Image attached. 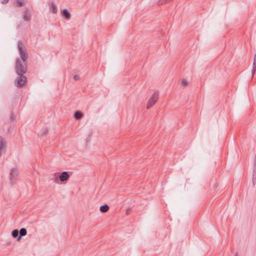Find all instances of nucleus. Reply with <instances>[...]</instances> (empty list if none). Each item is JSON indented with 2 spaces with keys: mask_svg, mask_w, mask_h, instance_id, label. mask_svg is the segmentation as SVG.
<instances>
[{
  "mask_svg": "<svg viewBox=\"0 0 256 256\" xmlns=\"http://www.w3.org/2000/svg\"><path fill=\"white\" fill-rule=\"evenodd\" d=\"M28 62L20 60L17 58L16 61L15 70L18 75H23L27 72Z\"/></svg>",
  "mask_w": 256,
  "mask_h": 256,
  "instance_id": "1",
  "label": "nucleus"
},
{
  "mask_svg": "<svg viewBox=\"0 0 256 256\" xmlns=\"http://www.w3.org/2000/svg\"><path fill=\"white\" fill-rule=\"evenodd\" d=\"M18 47L20 54V60L27 61L28 57V53L22 41L20 40L18 42Z\"/></svg>",
  "mask_w": 256,
  "mask_h": 256,
  "instance_id": "2",
  "label": "nucleus"
},
{
  "mask_svg": "<svg viewBox=\"0 0 256 256\" xmlns=\"http://www.w3.org/2000/svg\"><path fill=\"white\" fill-rule=\"evenodd\" d=\"M57 173L54 174V182H58V179L60 180L61 182H66L70 178V175L69 174V172H62L58 176H57Z\"/></svg>",
  "mask_w": 256,
  "mask_h": 256,
  "instance_id": "3",
  "label": "nucleus"
},
{
  "mask_svg": "<svg viewBox=\"0 0 256 256\" xmlns=\"http://www.w3.org/2000/svg\"><path fill=\"white\" fill-rule=\"evenodd\" d=\"M159 98V92L158 90L156 91L154 94L149 99L147 106L146 108L150 109L152 108L157 102Z\"/></svg>",
  "mask_w": 256,
  "mask_h": 256,
  "instance_id": "4",
  "label": "nucleus"
},
{
  "mask_svg": "<svg viewBox=\"0 0 256 256\" xmlns=\"http://www.w3.org/2000/svg\"><path fill=\"white\" fill-rule=\"evenodd\" d=\"M18 76L15 80L16 86L18 88H22L27 83V78L24 74Z\"/></svg>",
  "mask_w": 256,
  "mask_h": 256,
  "instance_id": "5",
  "label": "nucleus"
},
{
  "mask_svg": "<svg viewBox=\"0 0 256 256\" xmlns=\"http://www.w3.org/2000/svg\"><path fill=\"white\" fill-rule=\"evenodd\" d=\"M18 175V171L17 168H13L10 172V179L12 182V184L16 183V177Z\"/></svg>",
  "mask_w": 256,
  "mask_h": 256,
  "instance_id": "6",
  "label": "nucleus"
},
{
  "mask_svg": "<svg viewBox=\"0 0 256 256\" xmlns=\"http://www.w3.org/2000/svg\"><path fill=\"white\" fill-rule=\"evenodd\" d=\"M6 142L4 141L2 136H0V156L3 152H6Z\"/></svg>",
  "mask_w": 256,
  "mask_h": 256,
  "instance_id": "7",
  "label": "nucleus"
},
{
  "mask_svg": "<svg viewBox=\"0 0 256 256\" xmlns=\"http://www.w3.org/2000/svg\"><path fill=\"white\" fill-rule=\"evenodd\" d=\"M61 13L65 19L69 20L70 18L71 14L67 9H64L61 10Z\"/></svg>",
  "mask_w": 256,
  "mask_h": 256,
  "instance_id": "8",
  "label": "nucleus"
},
{
  "mask_svg": "<svg viewBox=\"0 0 256 256\" xmlns=\"http://www.w3.org/2000/svg\"><path fill=\"white\" fill-rule=\"evenodd\" d=\"M74 116L76 120H80L84 116V114L80 111H76L74 112Z\"/></svg>",
  "mask_w": 256,
  "mask_h": 256,
  "instance_id": "9",
  "label": "nucleus"
},
{
  "mask_svg": "<svg viewBox=\"0 0 256 256\" xmlns=\"http://www.w3.org/2000/svg\"><path fill=\"white\" fill-rule=\"evenodd\" d=\"M23 18H24V20L26 21V22H29L30 20L31 17H30V14L28 12V10L27 9H26L24 12Z\"/></svg>",
  "mask_w": 256,
  "mask_h": 256,
  "instance_id": "10",
  "label": "nucleus"
},
{
  "mask_svg": "<svg viewBox=\"0 0 256 256\" xmlns=\"http://www.w3.org/2000/svg\"><path fill=\"white\" fill-rule=\"evenodd\" d=\"M109 210V206L108 204H105L100 206V210L102 213L107 212Z\"/></svg>",
  "mask_w": 256,
  "mask_h": 256,
  "instance_id": "11",
  "label": "nucleus"
},
{
  "mask_svg": "<svg viewBox=\"0 0 256 256\" xmlns=\"http://www.w3.org/2000/svg\"><path fill=\"white\" fill-rule=\"evenodd\" d=\"M50 8L52 9V11L54 14H56L57 12L56 6L54 3H51L50 4Z\"/></svg>",
  "mask_w": 256,
  "mask_h": 256,
  "instance_id": "12",
  "label": "nucleus"
},
{
  "mask_svg": "<svg viewBox=\"0 0 256 256\" xmlns=\"http://www.w3.org/2000/svg\"><path fill=\"white\" fill-rule=\"evenodd\" d=\"M27 234L26 230L25 228H22L19 231V234L20 236H25Z\"/></svg>",
  "mask_w": 256,
  "mask_h": 256,
  "instance_id": "13",
  "label": "nucleus"
},
{
  "mask_svg": "<svg viewBox=\"0 0 256 256\" xmlns=\"http://www.w3.org/2000/svg\"><path fill=\"white\" fill-rule=\"evenodd\" d=\"M172 0H159L158 2V4L160 6L166 3H168L172 2Z\"/></svg>",
  "mask_w": 256,
  "mask_h": 256,
  "instance_id": "14",
  "label": "nucleus"
},
{
  "mask_svg": "<svg viewBox=\"0 0 256 256\" xmlns=\"http://www.w3.org/2000/svg\"><path fill=\"white\" fill-rule=\"evenodd\" d=\"M16 3L18 6L22 7L24 6L23 0H16Z\"/></svg>",
  "mask_w": 256,
  "mask_h": 256,
  "instance_id": "15",
  "label": "nucleus"
},
{
  "mask_svg": "<svg viewBox=\"0 0 256 256\" xmlns=\"http://www.w3.org/2000/svg\"><path fill=\"white\" fill-rule=\"evenodd\" d=\"M19 234V232L18 230H14L12 232V236L14 238H16Z\"/></svg>",
  "mask_w": 256,
  "mask_h": 256,
  "instance_id": "16",
  "label": "nucleus"
},
{
  "mask_svg": "<svg viewBox=\"0 0 256 256\" xmlns=\"http://www.w3.org/2000/svg\"><path fill=\"white\" fill-rule=\"evenodd\" d=\"M188 84V82L186 80L183 79L182 81V85L184 86H186Z\"/></svg>",
  "mask_w": 256,
  "mask_h": 256,
  "instance_id": "17",
  "label": "nucleus"
},
{
  "mask_svg": "<svg viewBox=\"0 0 256 256\" xmlns=\"http://www.w3.org/2000/svg\"><path fill=\"white\" fill-rule=\"evenodd\" d=\"M10 119L12 121H14L16 120V117L14 115V112H12L10 114Z\"/></svg>",
  "mask_w": 256,
  "mask_h": 256,
  "instance_id": "18",
  "label": "nucleus"
},
{
  "mask_svg": "<svg viewBox=\"0 0 256 256\" xmlns=\"http://www.w3.org/2000/svg\"><path fill=\"white\" fill-rule=\"evenodd\" d=\"M74 78L76 80H78L80 79V76L78 75H75L74 76Z\"/></svg>",
  "mask_w": 256,
  "mask_h": 256,
  "instance_id": "19",
  "label": "nucleus"
},
{
  "mask_svg": "<svg viewBox=\"0 0 256 256\" xmlns=\"http://www.w3.org/2000/svg\"><path fill=\"white\" fill-rule=\"evenodd\" d=\"M256 71V69H254V68L252 69V77H253L254 74H255Z\"/></svg>",
  "mask_w": 256,
  "mask_h": 256,
  "instance_id": "20",
  "label": "nucleus"
},
{
  "mask_svg": "<svg viewBox=\"0 0 256 256\" xmlns=\"http://www.w3.org/2000/svg\"><path fill=\"white\" fill-rule=\"evenodd\" d=\"M252 68L256 69V62H253Z\"/></svg>",
  "mask_w": 256,
  "mask_h": 256,
  "instance_id": "21",
  "label": "nucleus"
},
{
  "mask_svg": "<svg viewBox=\"0 0 256 256\" xmlns=\"http://www.w3.org/2000/svg\"><path fill=\"white\" fill-rule=\"evenodd\" d=\"M8 0H2V4H6V3H7L8 2Z\"/></svg>",
  "mask_w": 256,
  "mask_h": 256,
  "instance_id": "22",
  "label": "nucleus"
},
{
  "mask_svg": "<svg viewBox=\"0 0 256 256\" xmlns=\"http://www.w3.org/2000/svg\"><path fill=\"white\" fill-rule=\"evenodd\" d=\"M22 236H20V235H19V236H18V238H17V241H18V242L20 241V240H21V238H22Z\"/></svg>",
  "mask_w": 256,
  "mask_h": 256,
  "instance_id": "23",
  "label": "nucleus"
},
{
  "mask_svg": "<svg viewBox=\"0 0 256 256\" xmlns=\"http://www.w3.org/2000/svg\"><path fill=\"white\" fill-rule=\"evenodd\" d=\"M254 62H256V54H254Z\"/></svg>",
  "mask_w": 256,
  "mask_h": 256,
  "instance_id": "24",
  "label": "nucleus"
},
{
  "mask_svg": "<svg viewBox=\"0 0 256 256\" xmlns=\"http://www.w3.org/2000/svg\"><path fill=\"white\" fill-rule=\"evenodd\" d=\"M128 213H129L128 210H126V214H128Z\"/></svg>",
  "mask_w": 256,
  "mask_h": 256,
  "instance_id": "25",
  "label": "nucleus"
},
{
  "mask_svg": "<svg viewBox=\"0 0 256 256\" xmlns=\"http://www.w3.org/2000/svg\"><path fill=\"white\" fill-rule=\"evenodd\" d=\"M235 256H238L237 254H236Z\"/></svg>",
  "mask_w": 256,
  "mask_h": 256,
  "instance_id": "26",
  "label": "nucleus"
}]
</instances>
